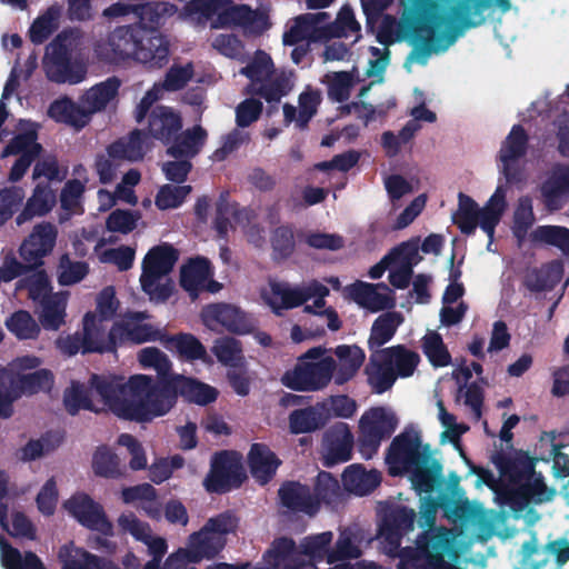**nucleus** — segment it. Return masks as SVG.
Returning <instances> with one entry per match:
<instances>
[{
  "label": "nucleus",
  "instance_id": "obj_24",
  "mask_svg": "<svg viewBox=\"0 0 569 569\" xmlns=\"http://www.w3.org/2000/svg\"><path fill=\"white\" fill-rule=\"evenodd\" d=\"M345 297L371 312H377L395 305L391 290L382 284L357 281L343 289Z\"/></svg>",
  "mask_w": 569,
  "mask_h": 569
},
{
  "label": "nucleus",
  "instance_id": "obj_1",
  "mask_svg": "<svg viewBox=\"0 0 569 569\" xmlns=\"http://www.w3.org/2000/svg\"><path fill=\"white\" fill-rule=\"evenodd\" d=\"M70 413L80 409L108 410L119 418L139 422L151 421L168 413L174 397L160 388L148 375L93 377L88 391L79 382H72L64 395Z\"/></svg>",
  "mask_w": 569,
  "mask_h": 569
},
{
  "label": "nucleus",
  "instance_id": "obj_7",
  "mask_svg": "<svg viewBox=\"0 0 569 569\" xmlns=\"http://www.w3.org/2000/svg\"><path fill=\"white\" fill-rule=\"evenodd\" d=\"M455 533L446 528H435L421 535L415 548L402 551L399 569H460L445 560L452 549Z\"/></svg>",
  "mask_w": 569,
  "mask_h": 569
},
{
  "label": "nucleus",
  "instance_id": "obj_47",
  "mask_svg": "<svg viewBox=\"0 0 569 569\" xmlns=\"http://www.w3.org/2000/svg\"><path fill=\"white\" fill-rule=\"evenodd\" d=\"M48 114L58 122H63L78 129L89 123L80 100L76 103L67 97L53 101L48 109Z\"/></svg>",
  "mask_w": 569,
  "mask_h": 569
},
{
  "label": "nucleus",
  "instance_id": "obj_36",
  "mask_svg": "<svg viewBox=\"0 0 569 569\" xmlns=\"http://www.w3.org/2000/svg\"><path fill=\"white\" fill-rule=\"evenodd\" d=\"M182 127L181 117L172 108L156 107L149 117L148 128L152 137L168 142Z\"/></svg>",
  "mask_w": 569,
  "mask_h": 569
},
{
  "label": "nucleus",
  "instance_id": "obj_2",
  "mask_svg": "<svg viewBox=\"0 0 569 569\" xmlns=\"http://www.w3.org/2000/svg\"><path fill=\"white\" fill-rule=\"evenodd\" d=\"M527 134L519 126H515L499 152L500 172L505 181H499L495 192L487 202L480 207L471 197L460 192L458 194V207L452 213V221L461 232L473 234L479 227L488 236L491 244L496 227L508 210L507 194L509 184L525 180V167L520 159L527 150ZM490 246H488L489 248Z\"/></svg>",
  "mask_w": 569,
  "mask_h": 569
},
{
  "label": "nucleus",
  "instance_id": "obj_18",
  "mask_svg": "<svg viewBox=\"0 0 569 569\" xmlns=\"http://www.w3.org/2000/svg\"><path fill=\"white\" fill-rule=\"evenodd\" d=\"M422 456L419 435L415 431H406L393 439L386 461L390 473L396 476L420 465Z\"/></svg>",
  "mask_w": 569,
  "mask_h": 569
},
{
  "label": "nucleus",
  "instance_id": "obj_3",
  "mask_svg": "<svg viewBox=\"0 0 569 569\" xmlns=\"http://www.w3.org/2000/svg\"><path fill=\"white\" fill-rule=\"evenodd\" d=\"M332 539L331 531L306 537L300 543L302 557L315 566L317 561H325L328 569H378L373 562H352L361 556L362 537L359 531L348 528L340 532L335 545Z\"/></svg>",
  "mask_w": 569,
  "mask_h": 569
},
{
  "label": "nucleus",
  "instance_id": "obj_6",
  "mask_svg": "<svg viewBox=\"0 0 569 569\" xmlns=\"http://www.w3.org/2000/svg\"><path fill=\"white\" fill-rule=\"evenodd\" d=\"M179 258L178 251L169 243L149 249L141 262L140 286L149 299L163 302L173 292L170 273Z\"/></svg>",
  "mask_w": 569,
  "mask_h": 569
},
{
  "label": "nucleus",
  "instance_id": "obj_35",
  "mask_svg": "<svg viewBox=\"0 0 569 569\" xmlns=\"http://www.w3.org/2000/svg\"><path fill=\"white\" fill-rule=\"evenodd\" d=\"M337 357L333 380L337 385H343L352 379L365 361V352L358 346H338L335 351Z\"/></svg>",
  "mask_w": 569,
  "mask_h": 569
},
{
  "label": "nucleus",
  "instance_id": "obj_33",
  "mask_svg": "<svg viewBox=\"0 0 569 569\" xmlns=\"http://www.w3.org/2000/svg\"><path fill=\"white\" fill-rule=\"evenodd\" d=\"M143 315L137 313L117 322V327L121 328L119 346L127 342L139 345L150 341H164L166 336L162 330L151 323L140 321Z\"/></svg>",
  "mask_w": 569,
  "mask_h": 569
},
{
  "label": "nucleus",
  "instance_id": "obj_42",
  "mask_svg": "<svg viewBox=\"0 0 569 569\" xmlns=\"http://www.w3.org/2000/svg\"><path fill=\"white\" fill-rule=\"evenodd\" d=\"M121 498L124 503L140 507L150 518L161 517V505L151 485L142 483L122 489Z\"/></svg>",
  "mask_w": 569,
  "mask_h": 569
},
{
  "label": "nucleus",
  "instance_id": "obj_16",
  "mask_svg": "<svg viewBox=\"0 0 569 569\" xmlns=\"http://www.w3.org/2000/svg\"><path fill=\"white\" fill-rule=\"evenodd\" d=\"M63 509L79 523L90 530L104 536L112 533V525L109 521L103 507L84 492H76L63 505Z\"/></svg>",
  "mask_w": 569,
  "mask_h": 569
},
{
  "label": "nucleus",
  "instance_id": "obj_12",
  "mask_svg": "<svg viewBox=\"0 0 569 569\" xmlns=\"http://www.w3.org/2000/svg\"><path fill=\"white\" fill-rule=\"evenodd\" d=\"M140 29L136 26L116 28L104 40L94 44L96 58L113 64L134 61Z\"/></svg>",
  "mask_w": 569,
  "mask_h": 569
},
{
  "label": "nucleus",
  "instance_id": "obj_55",
  "mask_svg": "<svg viewBox=\"0 0 569 569\" xmlns=\"http://www.w3.org/2000/svg\"><path fill=\"white\" fill-rule=\"evenodd\" d=\"M297 292V307L303 305L306 301L315 299L312 305L306 306L305 311L308 313H317L318 310L326 307L325 298L329 295V289L317 280L295 286Z\"/></svg>",
  "mask_w": 569,
  "mask_h": 569
},
{
  "label": "nucleus",
  "instance_id": "obj_22",
  "mask_svg": "<svg viewBox=\"0 0 569 569\" xmlns=\"http://www.w3.org/2000/svg\"><path fill=\"white\" fill-rule=\"evenodd\" d=\"M169 54L170 43L166 36L140 29L134 62L149 70H157L168 63Z\"/></svg>",
  "mask_w": 569,
  "mask_h": 569
},
{
  "label": "nucleus",
  "instance_id": "obj_50",
  "mask_svg": "<svg viewBox=\"0 0 569 569\" xmlns=\"http://www.w3.org/2000/svg\"><path fill=\"white\" fill-rule=\"evenodd\" d=\"M321 101V94L318 90L307 88L299 97L298 113L295 107L286 104L283 114L287 122L296 121L299 127H303L313 117Z\"/></svg>",
  "mask_w": 569,
  "mask_h": 569
},
{
  "label": "nucleus",
  "instance_id": "obj_45",
  "mask_svg": "<svg viewBox=\"0 0 569 569\" xmlns=\"http://www.w3.org/2000/svg\"><path fill=\"white\" fill-rule=\"evenodd\" d=\"M342 482L347 491L365 496L380 483V476L375 470L367 471L360 465H351L342 473Z\"/></svg>",
  "mask_w": 569,
  "mask_h": 569
},
{
  "label": "nucleus",
  "instance_id": "obj_21",
  "mask_svg": "<svg viewBox=\"0 0 569 569\" xmlns=\"http://www.w3.org/2000/svg\"><path fill=\"white\" fill-rule=\"evenodd\" d=\"M118 523L124 531L147 546L148 555L151 557V560L144 565V568L160 569L161 559L168 550L167 540L160 536L153 535L150 527L133 515H122L119 517Z\"/></svg>",
  "mask_w": 569,
  "mask_h": 569
},
{
  "label": "nucleus",
  "instance_id": "obj_34",
  "mask_svg": "<svg viewBox=\"0 0 569 569\" xmlns=\"http://www.w3.org/2000/svg\"><path fill=\"white\" fill-rule=\"evenodd\" d=\"M58 559L62 569H108L109 560L90 553L82 547L69 541L58 551Z\"/></svg>",
  "mask_w": 569,
  "mask_h": 569
},
{
  "label": "nucleus",
  "instance_id": "obj_5",
  "mask_svg": "<svg viewBox=\"0 0 569 569\" xmlns=\"http://www.w3.org/2000/svg\"><path fill=\"white\" fill-rule=\"evenodd\" d=\"M121 328L117 322L109 329V323L96 318L91 312H86L81 330L74 335L61 336L57 340L58 349L69 356L78 352H109L119 347Z\"/></svg>",
  "mask_w": 569,
  "mask_h": 569
},
{
  "label": "nucleus",
  "instance_id": "obj_23",
  "mask_svg": "<svg viewBox=\"0 0 569 569\" xmlns=\"http://www.w3.org/2000/svg\"><path fill=\"white\" fill-rule=\"evenodd\" d=\"M329 16L326 12L307 13L297 17L291 21L288 30L283 34V43L295 46L309 41H320L328 39L326 20Z\"/></svg>",
  "mask_w": 569,
  "mask_h": 569
},
{
  "label": "nucleus",
  "instance_id": "obj_43",
  "mask_svg": "<svg viewBox=\"0 0 569 569\" xmlns=\"http://www.w3.org/2000/svg\"><path fill=\"white\" fill-rule=\"evenodd\" d=\"M365 371L368 383L377 393L389 390L397 380V376L391 366L388 365L386 359L381 356V350L371 355Z\"/></svg>",
  "mask_w": 569,
  "mask_h": 569
},
{
  "label": "nucleus",
  "instance_id": "obj_53",
  "mask_svg": "<svg viewBox=\"0 0 569 569\" xmlns=\"http://www.w3.org/2000/svg\"><path fill=\"white\" fill-rule=\"evenodd\" d=\"M212 353L219 362L232 369L244 368V357L239 340L230 337H222L214 341Z\"/></svg>",
  "mask_w": 569,
  "mask_h": 569
},
{
  "label": "nucleus",
  "instance_id": "obj_44",
  "mask_svg": "<svg viewBox=\"0 0 569 569\" xmlns=\"http://www.w3.org/2000/svg\"><path fill=\"white\" fill-rule=\"evenodd\" d=\"M168 383L189 401L207 405L216 400L218 392L214 388L183 376H173Z\"/></svg>",
  "mask_w": 569,
  "mask_h": 569
},
{
  "label": "nucleus",
  "instance_id": "obj_4",
  "mask_svg": "<svg viewBox=\"0 0 569 569\" xmlns=\"http://www.w3.org/2000/svg\"><path fill=\"white\" fill-rule=\"evenodd\" d=\"M82 37L70 30L59 34L47 48L42 67L47 79L58 84H78L86 80L87 64L74 58Z\"/></svg>",
  "mask_w": 569,
  "mask_h": 569
},
{
  "label": "nucleus",
  "instance_id": "obj_60",
  "mask_svg": "<svg viewBox=\"0 0 569 569\" xmlns=\"http://www.w3.org/2000/svg\"><path fill=\"white\" fill-rule=\"evenodd\" d=\"M1 562L6 569H44L39 558L27 552L21 555L0 537Z\"/></svg>",
  "mask_w": 569,
  "mask_h": 569
},
{
  "label": "nucleus",
  "instance_id": "obj_8",
  "mask_svg": "<svg viewBox=\"0 0 569 569\" xmlns=\"http://www.w3.org/2000/svg\"><path fill=\"white\" fill-rule=\"evenodd\" d=\"M336 360L326 356L320 347L312 348L302 355L293 369L281 378L282 383L297 391H317L328 386L333 379Z\"/></svg>",
  "mask_w": 569,
  "mask_h": 569
},
{
  "label": "nucleus",
  "instance_id": "obj_14",
  "mask_svg": "<svg viewBox=\"0 0 569 569\" xmlns=\"http://www.w3.org/2000/svg\"><path fill=\"white\" fill-rule=\"evenodd\" d=\"M247 478L240 457L234 452L216 453L203 486L209 492H223L239 487Z\"/></svg>",
  "mask_w": 569,
  "mask_h": 569
},
{
  "label": "nucleus",
  "instance_id": "obj_61",
  "mask_svg": "<svg viewBox=\"0 0 569 569\" xmlns=\"http://www.w3.org/2000/svg\"><path fill=\"white\" fill-rule=\"evenodd\" d=\"M421 348L423 353L435 367H446L450 363L451 357L439 333L428 331L422 340Z\"/></svg>",
  "mask_w": 569,
  "mask_h": 569
},
{
  "label": "nucleus",
  "instance_id": "obj_52",
  "mask_svg": "<svg viewBox=\"0 0 569 569\" xmlns=\"http://www.w3.org/2000/svg\"><path fill=\"white\" fill-rule=\"evenodd\" d=\"M74 178L69 180L61 191V206L70 213L80 211L81 198L88 182L87 171L82 166L73 169Z\"/></svg>",
  "mask_w": 569,
  "mask_h": 569
},
{
  "label": "nucleus",
  "instance_id": "obj_40",
  "mask_svg": "<svg viewBox=\"0 0 569 569\" xmlns=\"http://www.w3.org/2000/svg\"><path fill=\"white\" fill-rule=\"evenodd\" d=\"M248 460L253 478L262 485L274 476L280 463L274 453L260 443H254L251 447Z\"/></svg>",
  "mask_w": 569,
  "mask_h": 569
},
{
  "label": "nucleus",
  "instance_id": "obj_62",
  "mask_svg": "<svg viewBox=\"0 0 569 569\" xmlns=\"http://www.w3.org/2000/svg\"><path fill=\"white\" fill-rule=\"evenodd\" d=\"M562 272V262L556 260L543 266L539 271L531 273L527 282L535 290L551 289L561 280Z\"/></svg>",
  "mask_w": 569,
  "mask_h": 569
},
{
  "label": "nucleus",
  "instance_id": "obj_11",
  "mask_svg": "<svg viewBox=\"0 0 569 569\" xmlns=\"http://www.w3.org/2000/svg\"><path fill=\"white\" fill-rule=\"evenodd\" d=\"M238 520L231 513H221L210 518L198 531L189 536L187 545L193 558L202 561L219 553L226 546V537L237 529Z\"/></svg>",
  "mask_w": 569,
  "mask_h": 569
},
{
  "label": "nucleus",
  "instance_id": "obj_38",
  "mask_svg": "<svg viewBox=\"0 0 569 569\" xmlns=\"http://www.w3.org/2000/svg\"><path fill=\"white\" fill-rule=\"evenodd\" d=\"M56 204V194L53 190L42 182H38L32 196L27 200L23 210L18 214L17 223L23 224L34 217H41L52 210Z\"/></svg>",
  "mask_w": 569,
  "mask_h": 569
},
{
  "label": "nucleus",
  "instance_id": "obj_31",
  "mask_svg": "<svg viewBox=\"0 0 569 569\" xmlns=\"http://www.w3.org/2000/svg\"><path fill=\"white\" fill-rule=\"evenodd\" d=\"M353 436L346 423L335 426L322 445V459L326 466L346 462L351 458Z\"/></svg>",
  "mask_w": 569,
  "mask_h": 569
},
{
  "label": "nucleus",
  "instance_id": "obj_46",
  "mask_svg": "<svg viewBox=\"0 0 569 569\" xmlns=\"http://www.w3.org/2000/svg\"><path fill=\"white\" fill-rule=\"evenodd\" d=\"M206 139V130L199 126L193 127L173 140L172 144L168 148V154L174 158H192L201 150Z\"/></svg>",
  "mask_w": 569,
  "mask_h": 569
},
{
  "label": "nucleus",
  "instance_id": "obj_28",
  "mask_svg": "<svg viewBox=\"0 0 569 569\" xmlns=\"http://www.w3.org/2000/svg\"><path fill=\"white\" fill-rule=\"evenodd\" d=\"M377 39L382 48L370 47L368 49L370 54L368 59L369 67L367 69L368 77H380L388 66L387 46L400 39L398 21L391 17H385Z\"/></svg>",
  "mask_w": 569,
  "mask_h": 569
},
{
  "label": "nucleus",
  "instance_id": "obj_15",
  "mask_svg": "<svg viewBox=\"0 0 569 569\" xmlns=\"http://www.w3.org/2000/svg\"><path fill=\"white\" fill-rule=\"evenodd\" d=\"M399 423L396 412L389 407H373L366 410L359 420V432L363 446L377 451L380 442L389 438Z\"/></svg>",
  "mask_w": 569,
  "mask_h": 569
},
{
  "label": "nucleus",
  "instance_id": "obj_51",
  "mask_svg": "<svg viewBox=\"0 0 569 569\" xmlns=\"http://www.w3.org/2000/svg\"><path fill=\"white\" fill-rule=\"evenodd\" d=\"M403 322L401 313L392 311L379 316L372 327L368 340L371 350L378 349L395 336L398 327Z\"/></svg>",
  "mask_w": 569,
  "mask_h": 569
},
{
  "label": "nucleus",
  "instance_id": "obj_64",
  "mask_svg": "<svg viewBox=\"0 0 569 569\" xmlns=\"http://www.w3.org/2000/svg\"><path fill=\"white\" fill-rule=\"evenodd\" d=\"M356 81L353 72H331L323 77L328 94L336 101L347 100Z\"/></svg>",
  "mask_w": 569,
  "mask_h": 569
},
{
  "label": "nucleus",
  "instance_id": "obj_29",
  "mask_svg": "<svg viewBox=\"0 0 569 569\" xmlns=\"http://www.w3.org/2000/svg\"><path fill=\"white\" fill-rule=\"evenodd\" d=\"M520 557V569H539L550 557H555L559 565H563L569 560V543L562 540L553 541L539 549L536 539H532L522 546Z\"/></svg>",
  "mask_w": 569,
  "mask_h": 569
},
{
  "label": "nucleus",
  "instance_id": "obj_54",
  "mask_svg": "<svg viewBox=\"0 0 569 569\" xmlns=\"http://www.w3.org/2000/svg\"><path fill=\"white\" fill-rule=\"evenodd\" d=\"M326 425L320 403L293 411L289 417L290 430L293 433L315 431Z\"/></svg>",
  "mask_w": 569,
  "mask_h": 569
},
{
  "label": "nucleus",
  "instance_id": "obj_30",
  "mask_svg": "<svg viewBox=\"0 0 569 569\" xmlns=\"http://www.w3.org/2000/svg\"><path fill=\"white\" fill-rule=\"evenodd\" d=\"M301 549L290 539L281 538L273 542L263 560L267 569H317L312 562L301 560Z\"/></svg>",
  "mask_w": 569,
  "mask_h": 569
},
{
  "label": "nucleus",
  "instance_id": "obj_41",
  "mask_svg": "<svg viewBox=\"0 0 569 569\" xmlns=\"http://www.w3.org/2000/svg\"><path fill=\"white\" fill-rule=\"evenodd\" d=\"M415 518L413 509L402 506L393 508L381 528L380 536L398 547L400 536L413 530Z\"/></svg>",
  "mask_w": 569,
  "mask_h": 569
},
{
  "label": "nucleus",
  "instance_id": "obj_9",
  "mask_svg": "<svg viewBox=\"0 0 569 569\" xmlns=\"http://www.w3.org/2000/svg\"><path fill=\"white\" fill-rule=\"evenodd\" d=\"M250 80L252 92L268 102H277L293 87L292 72L277 70L269 54L258 51L247 67L240 70Z\"/></svg>",
  "mask_w": 569,
  "mask_h": 569
},
{
  "label": "nucleus",
  "instance_id": "obj_17",
  "mask_svg": "<svg viewBox=\"0 0 569 569\" xmlns=\"http://www.w3.org/2000/svg\"><path fill=\"white\" fill-rule=\"evenodd\" d=\"M200 318L203 326L212 331L226 329L234 333H247L252 328L248 315L229 303L207 305L202 308Z\"/></svg>",
  "mask_w": 569,
  "mask_h": 569
},
{
  "label": "nucleus",
  "instance_id": "obj_37",
  "mask_svg": "<svg viewBox=\"0 0 569 569\" xmlns=\"http://www.w3.org/2000/svg\"><path fill=\"white\" fill-rule=\"evenodd\" d=\"M68 292H56L39 303L37 311L39 321L44 329L58 330L66 322Z\"/></svg>",
  "mask_w": 569,
  "mask_h": 569
},
{
  "label": "nucleus",
  "instance_id": "obj_48",
  "mask_svg": "<svg viewBox=\"0 0 569 569\" xmlns=\"http://www.w3.org/2000/svg\"><path fill=\"white\" fill-rule=\"evenodd\" d=\"M473 372H481V366L479 363L472 362L471 365H467L466 361H461L456 366L455 370L452 371V378L459 386L458 398L465 399V403L470 406L475 412V416L479 418L480 398L476 391L465 388L469 380L472 378Z\"/></svg>",
  "mask_w": 569,
  "mask_h": 569
},
{
  "label": "nucleus",
  "instance_id": "obj_10",
  "mask_svg": "<svg viewBox=\"0 0 569 569\" xmlns=\"http://www.w3.org/2000/svg\"><path fill=\"white\" fill-rule=\"evenodd\" d=\"M191 21H210L212 28H229L250 21L252 12L247 6H233L231 0H191L184 9Z\"/></svg>",
  "mask_w": 569,
  "mask_h": 569
},
{
  "label": "nucleus",
  "instance_id": "obj_32",
  "mask_svg": "<svg viewBox=\"0 0 569 569\" xmlns=\"http://www.w3.org/2000/svg\"><path fill=\"white\" fill-rule=\"evenodd\" d=\"M297 297L295 286L274 279L268 280L259 288L261 302L268 306L277 316L282 315L284 310L296 308Z\"/></svg>",
  "mask_w": 569,
  "mask_h": 569
},
{
  "label": "nucleus",
  "instance_id": "obj_27",
  "mask_svg": "<svg viewBox=\"0 0 569 569\" xmlns=\"http://www.w3.org/2000/svg\"><path fill=\"white\" fill-rule=\"evenodd\" d=\"M120 86V80L111 77L82 93L79 99L88 122H90L93 114L104 111L116 103Z\"/></svg>",
  "mask_w": 569,
  "mask_h": 569
},
{
  "label": "nucleus",
  "instance_id": "obj_13",
  "mask_svg": "<svg viewBox=\"0 0 569 569\" xmlns=\"http://www.w3.org/2000/svg\"><path fill=\"white\" fill-rule=\"evenodd\" d=\"M38 123L30 120H19L17 124V134L3 150L2 157L18 154L19 159L11 168L9 179L11 181L20 180L32 160L40 154L41 146L37 142Z\"/></svg>",
  "mask_w": 569,
  "mask_h": 569
},
{
  "label": "nucleus",
  "instance_id": "obj_19",
  "mask_svg": "<svg viewBox=\"0 0 569 569\" xmlns=\"http://www.w3.org/2000/svg\"><path fill=\"white\" fill-rule=\"evenodd\" d=\"M180 284L196 299L201 292L216 293L221 284L213 280V270L206 258H193L183 263L180 268Z\"/></svg>",
  "mask_w": 569,
  "mask_h": 569
},
{
  "label": "nucleus",
  "instance_id": "obj_49",
  "mask_svg": "<svg viewBox=\"0 0 569 569\" xmlns=\"http://www.w3.org/2000/svg\"><path fill=\"white\" fill-rule=\"evenodd\" d=\"M281 502L289 509L313 515L318 510V503L313 501L307 487L289 482L279 490Z\"/></svg>",
  "mask_w": 569,
  "mask_h": 569
},
{
  "label": "nucleus",
  "instance_id": "obj_58",
  "mask_svg": "<svg viewBox=\"0 0 569 569\" xmlns=\"http://www.w3.org/2000/svg\"><path fill=\"white\" fill-rule=\"evenodd\" d=\"M163 343L169 350L176 351L187 359H203L207 356L202 343L196 337L188 333L164 338Z\"/></svg>",
  "mask_w": 569,
  "mask_h": 569
},
{
  "label": "nucleus",
  "instance_id": "obj_26",
  "mask_svg": "<svg viewBox=\"0 0 569 569\" xmlns=\"http://www.w3.org/2000/svg\"><path fill=\"white\" fill-rule=\"evenodd\" d=\"M540 194L550 211L562 208L569 197V166H553L540 186Z\"/></svg>",
  "mask_w": 569,
  "mask_h": 569
},
{
  "label": "nucleus",
  "instance_id": "obj_56",
  "mask_svg": "<svg viewBox=\"0 0 569 569\" xmlns=\"http://www.w3.org/2000/svg\"><path fill=\"white\" fill-rule=\"evenodd\" d=\"M532 241L557 247L569 258V229L560 226H540L531 233Z\"/></svg>",
  "mask_w": 569,
  "mask_h": 569
},
{
  "label": "nucleus",
  "instance_id": "obj_57",
  "mask_svg": "<svg viewBox=\"0 0 569 569\" xmlns=\"http://www.w3.org/2000/svg\"><path fill=\"white\" fill-rule=\"evenodd\" d=\"M528 475L526 479L521 483V492L522 495L530 501L536 503H541L546 501H550L556 491L551 488H548L543 481V478L540 473L531 470V463H527Z\"/></svg>",
  "mask_w": 569,
  "mask_h": 569
},
{
  "label": "nucleus",
  "instance_id": "obj_63",
  "mask_svg": "<svg viewBox=\"0 0 569 569\" xmlns=\"http://www.w3.org/2000/svg\"><path fill=\"white\" fill-rule=\"evenodd\" d=\"M192 188L190 186L163 184L159 188L154 203L159 210H170L180 207Z\"/></svg>",
  "mask_w": 569,
  "mask_h": 569
},
{
  "label": "nucleus",
  "instance_id": "obj_20",
  "mask_svg": "<svg viewBox=\"0 0 569 569\" xmlns=\"http://www.w3.org/2000/svg\"><path fill=\"white\" fill-rule=\"evenodd\" d=\"M57 228L47 222L33 227L31 233L20 246V256L30 267H40L43 258L49 256L56 246Z\"/></svg>",
  "mask_w": 569,
  "mask_h": 569
},
{
  "label": "nucleus",
  "instance_id": "obj_59",
  "mask_svg": "<svg viewBox=\"0 0 569 569\" xmlns=\"http://www.w3.org/2000/svg\"><path fill=\"white\" fill-rule=\"evenodd\" d=\"M0 526L11 536L28 539L36 538V528L27 516L14 511L8 518L4 505H0Z\"/></svg>",
  "mask_w": 569,
  "mask_h": 569
},
{
  "label": "nucleus",
  "instance_id": "obj_25",
  "mask_svg": "<svg viewBox=\"0 0 569 569\" xmlns=\"http://www.w3.org/2000/svg\"><path fill=\"white\" fill-rule=\"evenodd\" d=\"M193 76L192 64L186 63L183 66L174 64L166 74L162 84H154L148 90L136 109V120L141 121L149 108L161 98L162 90L176 91L184 87Z\"/></svg>",
  "mask_w": 569,
  "mask_h": 569
},
{
  "label": "nucleus",
  "instance_id": "obj_39",
  "mask_svg": "<svg viewBox=\"0 0 569 569\" xmlns=\"http://www.w3.org/2000/svg\"><path fill=\"white\" fill-rule=\"evenodd\" d=\"M381 356L391 366L397 378L411 377L420 363L419 353L402 345L381 349Z\"/></svg>",
  "mask_w": 569,
  "mask_h": 569
}]
</instances>
